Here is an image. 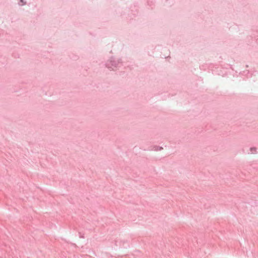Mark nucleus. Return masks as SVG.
<instances>
[{
  "label": "nucleus",
  "instance_id": "nucleus-1",
  "mask_svg": "<svg viewBox=\"0 0 258 258\" xmlns=\"http://www.w3.org/2000/svg\"><path fill=\"white\" fill-rule=\"evenodd\" d=\"M122 65V59L119 57H110L105 62L106 67L112 71L116 70Z\"/></svg>",
  "mask_w": 258,
  "mask_h": 258
},
{
  "label": "nucleus",
  "instance_id": "nucleus-2",
  "mask_svg": "<svg viewBox=\"0 0 258 258\" xmlns=\"http://www.w3.org/2000/svg\"><path fill=\"white\" fill-rule=\"evenodd\" d=\"M256 150H257L256 148L254 147H251L249 149V153L251 154H255V153H256Z\"/></svg>",
  "mask_w": 258,
  "mask_h": 258
}]
</instances>
